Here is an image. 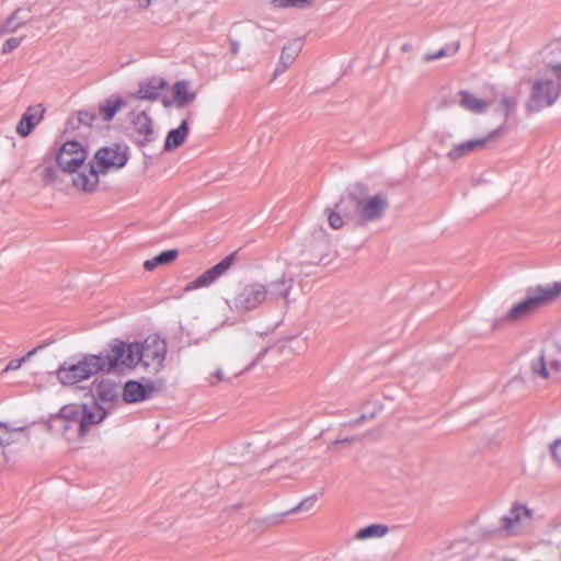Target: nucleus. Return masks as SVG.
Masks as SVG:
<instances>
[{
	"label": "nucleus",
	"instance_id": "nucleus-1",
	"mask_svg": "<svg viewBox=\"0 0 561 561\" xmlns=\"http://www.w3.org/2000/svg\"><path fill=\"white\" fill-rule=\"evenodd\" d=\"M110 348L111 363H114V367L118 371L133 370L137 366H141L149 374H158L164 367L168 353L165 340L158 334H151L142 342L115 341Z\"/></svg>",
	"mask_w": 561,
	"mask_h": 561
},
{
	"label": "nucleus",
	"instance_id": "nucleus-2",
	"mask_svg": "<svg viewBox=\"0 0 561 561\" xmlns=\"http://www.w3.org/2000/svg\"><path fill=\"white\" fill-rule=\"evenodd\" d=\"M104 419L105 413L100 408L67 404L53 416V422L67 440H73L84 436L92 425L100 424Z\"/></svg>",
	"mask_w": 561,
	"mask_h": 561
},
{
	"label": "nucleus",
	"instance_id": "nucleus-3",
	"mask_svg": "<svg viewBox=\"0 0 561 561\" xmlns=\"http://www.w3.org/2000/svg\"><path fill=\"white\" fill-rule=\"evenodd\" d=\"M127 160L126 149L121 146L103 147L96 151L89 165L72 178V183L83 192H92L99 185L100 174H104L111 169L123 168Z\"/></svg>",
	"mask_w": 561,
	"mask_h": 561
},
{
	"label": "nucleus",
	"instance_id": "nucleus-4",
	"mask_svg": "<svg viewBox=\"0 0 561 561\" xmlns=\"http://www.w3.org/2000/svg\"><path fill=\"white\" fill-rule=\"evenodd\" d=\"M111 362L112 353L108 347L98 355H84L78 363H62L55 371V375L60 383L73 386L100 371L115 370L114 363Z\"/></svg>",
	"mask_w": 561,
	"mask_h": 561
},
{
	"label": "nucleus",
	"instance_id": "nucleus-5",
	"mask_svg": "<svg viewBox=\"0 0 561 561\" xmlns=\"http://www.w3.org/2000/svg\"><path fill=\"white\" fill-rule=\"evenodd\" d=\"M560 296L561 282L537 287L525 300L515 304L503 319L511 322L522 321Z\"/></svg>",
	"mask_w": 561,
	"mask_h": 561
},
{
	"label": "nucleus",
	"instance_id": "nucleus-6",
	"mask_svg": "<svg viewBox=\"0 0 561 561\" xmlns=\"http://www.w3.org/2000/svg\"><path fill=\"white\" fill-rule=\"evenodd\" d=\"M561 93V87L552 79L540 77L534 80L527 107L531 112H539L554 104Z\"/></svg>",
	"mask_w": 561,
	"mask_h": 561
},
{
	"label": "nucleus",
	"instance_id": "nucleus-7",
	"mask_svg": "<svg viewBox=\"0 0 561 561\" xmlns=\"http://www.w3.org/2000/svg\"><path fill=\"white\" fill-rule=\"evenodd\" d=\"M263 301H266L265 285L250 283L244 285L227 304L232 310L244 312L256 309Z\"/></svg>",
	"mask_w": 561,
	"mask_h": 561
},
{
	"label": "nucleus",
	"instance_id": "nucleus-8",
	"mask_svg": "<svg viewBox=\"0 0 561 561\" xmlns=\"http://www.w3.org/2000/svg\"><path fill=\"white\" fill-rule=\"evenodd\" d=\"M85 159V149L76 140L66 141L56 156L58 167L68 173H75L83 165Z\"/></svg>",
	"mask_w": 561,
	"mask_h": 561
},
{
	"label": "nucleus",
	"instance_id": "nucleus-9",
	"mask_svg": "<svg viewBox=\"0 0 561 561\" xmlns=\"http://www.w3.org/2000/svg\"><path fill=\"white\" fill-rule=\"evenodd\" d=\"M93 404L90 408H100L105 413V417L110 410L118 402L119 388L115 381L102 379L94 382L92 388Z\"/></svg>",
	"mask_w": 561,
	"mask_h": 561
},
{
	"label": "nucleus",
	"instance_id": "nucleus-10",
	"mask_svg": "<svg viewBox=\"0 0 561 561\" xmlns=\"http://www.w3.org/2000/svg\"><path fill=\"white\" fill-rule=\"evenodd\" d=\"M531 373L542 379H549L561 370V354L557 348L543 350L529 364Z\"/></svg>",
	"mask_w": 561,
	"mask_h": 561
},
{
	"label": "nucleus",
	"instance_id": "nucleus-11",
	"mask_svg": "<svg viewBox=\"0 0 561 561\" xmlns=\"http://www.w3.org/2000/svg\"><path fill=\"white\" fill-rule=\"evenodd\" d=\"M198 91L193 88L190 80L182 79L174 82L171 87V98H162L164 107L185 108L195 102Z\"/></svg>",
	"mask_w": 561,
	"mask_h": 561
},
{
	"label": "nucleus",
	"instance_id": "nucleus-12",
	"mask_svg": "<svg viewBox=\"0 0 561 561\" xmlns=\"http://www.w3.org/2000/svg\"><path fill=\"white\" fill-rule=\"evenodd\" d=\"M533 519V511L526 505L515 503L508 514L502 518V529L507 535H516Z\"/></svg>",
	"mask_w": 561,
	"mask_h": 561
},
{
	"label": "nucleus",
	"instance_id": "nucleus-13",
	"mask_svg": "<svg viewBox=\"0 0 561 561\" xmlns=\"http://www.w3.org/2000/svg\"><path fill=\"white\" fill-rule=\"evenodd\" d=\"M387 207V199L383 196H371L360 199L356 205V218L359 224L380 218Z\"/></svg>",
	"mask_w": 561,
	"mask_h": 561
},
{
	"label": "nucleus",
	"instance_id": "nucleus-14",
	"mask_svg": "<svg viewBox=\"0 0 561 561\" xmlns=\"http://www.w3.org/2000/svg\"><path fill=\"white\" fill-rule=\"evenodd\" d=\"M294 286V277L291 275L284 274L280 278L270 282L265 285L266 301L277 304L283 301L284 306L289 304V294Z\"/></svg>",
	"mask_w": 561,
	"mask_h": 561
},
{
	"label": "nucleus",
	"instance_id": "nucleus-15",
	"mask_svg": "<svg viewBox=\"0 0 561 561\" xmlns=\"http://www.w3.org/2000/svg\"><path fill=\"white\" fill-rule=\"evenodd\" d=\"M234 253H231L221 260L218 264L204 272L187 286V289H196L213 284L219 276H221L226 271L230 268L234 260Z\"/></svg>",
	"mask_w": 561,
	"mask_h": 561
},
{
	"label": "nucleus",
	"instance_id": "nucleus-16",
	"mask_svg": "<svg viewBox=\"0 0 561 561\" xmlns=\"http://www.w3.org/2000/svg\"><path fill=\"white\" fill-rule=\"evenodd\" d=\"M304 47V39L301 37L289 41L280 51L278 64L274 70L273 77L276 78L284 73L299 56Z\"/></svg>",
	"mask_w": 561,
	"mask_h": 561
},
{
	"label": "nucleus",
	"instance_id": "nucleus-17",
	"mask_svg": "<svg viewBox=\"0 0 561 561\" xmlns=\"http://www.w3.org/2000/svg\"><path fill=\"white\" fill-rule=\"evenodd\" d=\"M153 391L154 386L152 382L144 385L136 380H129L123 388L122 397L127 403H136L151 398Z\"/></svg>",
	"mask_w": 561,
	"mask_h": 561
},
{
	"label": "nucleus",
	"instance_id": "nucleus-18",
	"mask_svg": "<svg viewBox=\"0 0 561 561\" xmlns=\"http://www.w3.org/2000/svg\"><path fill=\"white\" fill-rule=\"evenodd\" d=\"M133 127L140 145L149 144L156 137L152 127V121L150 116L145 112H141L134 117Z\"/></svg>",
	"mask_w": 561,
	"mask_h": 561
},
{
	"label": "nucleus",
	"instance_id": "nucleus-19",
	"mask_svg": "<svg viewBox=\"0 0 561 561\" xmlns=\"http://www.w3.org/2000/svg\"><path fill=\"white\" fill-rule=\"evenodd\" d=\"M168 83L163 78L154 77L139 84L137 95L139 99L156 101L160 99Z\"/></svg>",
	"mask_w": 561,
	"mask_h": 561
},
{
	"label": "nucleus",
	"instance_id": "nucleus-20",
	"mask_svg": "<svg viewBox=\"0 0 561 561\" xmlns=\"http://www.w3.org/2000/svg\"><path fill=\"white\" fill-rule=\"evenodd\" d=\"M494 137V134L484 137L479 138L474 140L465 141L462 144H459L455 146L449 152L448 157L451 160L460 159L465 156L470 154L471 152L482 150L486 147L488 142Z\"/></svg>",
	"mask_w": 561,
	"mask_h": 561
},
{
	"label": "nucleus",
	"instance_id": "nucleus-21",
	"mask_svg": "<svg viewBox=\"0 0 561 561\" xmlns=\"http://www.w3.org/2000/svg\"><path fill=\"white\" fill-rule=\"evenodd\" d=\"M459 95V105L473 113V114H482L489 107V102L478 96L476 93L463 90L458 92Z\"/></svg>",
	"mask_w": 561,
	"mask_h": 561
},
{
	"label": "nucleus",
	"instance_id": "nucleus-22",
	"mask_svg": "<svg viewBox=\"0 0 561 561\" xmlns=\"http://www.w3.org/2000/svg\"><path fill=\"white\" fill-rule=\"evenodd\" d=\"M188 135V124L183 119L178 128L171 129L165 138L164 150L171 151L179 148Z\"/></svg>",
	"mask_w": 561,
	"mask_h": 561
},
{
	"label": "nucleus",
	"instance_id": "nucleus-23",
	"mask_svg": "<svg viewBox=\"0 0 561 561\" xmlns=\"http://www.w3.org/2000/svg\"><path fill=\"white\" fill-rule=\"evenodd\" d=\"M125 106V101L116 95L106 99L104 102L99 105V114L104 122H110L113 119L115 114Z\"/></svg>",
	"mask_w": 561,
	"mask_h": 561
},
{
	"label": "nucleus",
	"instance_id": "nucleus-24",
	"mask_svg": "<svg viewBox=\"0 0 561 561\" xmlns=\"http://www.w3.org/2000/svg\"><path fill=\"white\" fill-rule=\"evenodd\" d=\"M43 112L44 111L37 115L32 113V107H28L27 111L22 115V118L16 126V133L21 137L28 136L33 128L41 122Z\"/></svg>",
	"mask_w": 561,
	"mask_h": 561
},
{
	"label": "nucleus",
	"instance_id": "nucleus-25",
	"mask_svg": "<svg viewBox=\"0 0 561 561\" xmlns=\"http://www.w3.org/2000/svg\"><path fill=\"white\" fill-rule=\"evenodd\" d=\"M178 250H167L156 255L150 260H146L144 263V268L146 271H153L158 265L170 264L178 257Z\"/></svg>",
	"mask_w": 561,
	"mask_h": 561
},
{
	"label": "nucleus",
	"instance_id": "nucleus-26",
	"mask_svg": "<svg viewBox=\"0 0 561 561\" xmlns=\"http://www.w3.org/2000/svg\"><path fill=\"white\" fill-rule=\"evenodd\" d=\"M389 533V528L386 525L374 524L359 529L356 533L357 540H368L382 538Z\"/></svg>",
	"mask_w": 561,
	"mask_h": 561
},
{
	"label": "nucleus",
	"instance_id": "nucleus-27",
	"mask_svg": "<svg viewBox=\"0 0 561 561\" xmlns=\"http://www.w3.org/2000/svg\"><path fill=\"white\" fill-rule=\"evenodd\" d=\"M98 115L93 110H80L69 118L68 123L72 128H79L81 125L90 127Z\"/></svg>",
	"mask_w": 561,
	"mask_h": 561
},
{
	"label": "nucleus",
	"instance_id": "nucleus-28",
	"mask_svg": "<svg viewBox=\"0 0 561 561\" xmlns=\"http://www.w3.org/2000/svg\"><path fill=\"white\" fill-rule=\"evenodd\" d=\"M345 201L341 199L334 207V209L329 210L328 220L329 225L333 229H339L344 225V218H348V215L345 213Z\"/></svg>",
	"mask_w": 561,
	"mask_h": 561
},
{
	"label": "nucleus",
	"instance_id": "nucleus-29",
	"mask_svg": "<svg viewBox=\"0 0 561 561\" xmlns=\"http://www.w3.org/2000/svg\"><path fill=\"white\" fill-rule=\"evenodd\" d=\"M314 0H271V5L275 9L299 8L304 9L309 7Z\"/></svg>",
	"mask_w": 561,
	"mask_h": 561
},
{
	"label": "nucleus",
	"instance_id": "nucleus-30",
	"mask_svg": "<svg viewBox=\"0 0 561 561\" xmlns=\"http://www.w3.org/2000/svg\"><path fill=\"white\" fill-rule=\"evenodd\" d=\"M21 10H15L3 23L2 32L12 33L16 31L25 21L20 18Z\"/></svg>",
	"mask_w": 561,
	"mask_h": 561
},
{
	"label": "nucleus",
	"instance_id": "nucleus-31",
	"mask_svg": "<svg viewBox=\"0 0 561 561\" xmlns=\"http://www.w3.org/2000/svg\"><path fill=\"white\" fill-rule=\"evenodd\" d=\"M317 502V495H311L306 499H304L297 506H295L291 511L287 512L295 513V512H309Z\"/></svg>",
	"mask_w": 561,
	"mask_h": 561
},
{
	"label": "nucleus",
	"instance_id": "nucleus-32",
	"mask_svg": "<svg viewBox=\"0 0 561 561\" xmlns=\"http://www.w3.org/2000/svg\"><path fill=\"white\" fill-rule=\"evenodd\" d=\"M36 351H37V348H33L25 356H23L21 358L11 359L8 363V365L4 367L3 371L7 373V371L19 369L26 359H28L32 355H34L36 353Z\"/></svg>",
	"mask_w": 561,
	"mask_h": 561
},
{
	"label": "nucleus",
	"instance_id": "nucleus-33",
	"mask_svg": "<svg viewBox=\"0 0 561 561\" xmlns=\"http://www.w3.org/2000/svg\"><path fill=\"white\" fill-rule=\"evenodd\" d=\"M514 108V101L508 98L501 99L497 111L507 119Z\"/></svg>",
	"mask_w": 561,
	"mask_h": 561
},
{
	"label": "nucleus",
	"instance_id": "nucleus-34",
	"mask_svg": "<svg viewBox=\"0 0 561 561\" xmlns=\"http://www.w3.org/2000/svg\"><path fill=\"white\" fill-rule=\"evenodd\" d=\"M22 39H23V37H21V38L11 37V38L7 39L3 43L2 53L8 54V53L14 50L15 48H18L20 46V44L22 43Z\"/></svg>",
	"mask_w": 561,
	"mask_h": 561
},
{
	"label": "nucleus",
	"instance_id": "nucleus-35",
	"mask_svg": "<svg viewBox=\"0 0 561 561\" xmlns=\"http://www.w3.org/2000/svg\"><path fill=\"white\" fill-rule=\"evenodd\" d=\"M10 436L11 433L7 425L0 423V446L9 445L10 444Z\"/></svg>",
	"mask_w": 561,
	"mask_h": 561
},
{
	"label": "nucleus",
	"instance_id": "nucleus-36",
	"mask_svg": "<svg viewBox=\"0 0 561 561\" xmlns=\"http://www.w3.org/2000/svg\"><path fill=\"white\" fill-rule=\"evenodd\" d=\"M554 460L561 465V438L557 439L550 447Z\"/></svg>",
	"mask_w": 561,
	"mask_h": 561
},
{
	"label": "nucleus",
	"instance_id": "nucleus-37",
	"mask_svg": "<svg viewBox=\"0 0 561 561\" xmlns=\"http://www.w3.org/2000/svg\"><path fill=\"white\" fill-rule=\"evenodd\" d=\"M445 55H446V54H445V51H444L443 49H440V50H438V51H437V53H435V54H426V55H425V57H424V59H425L426 61H433V60H435V59H438V58L444 57Z\"/></svg>",
	"mask_w": 561,
	"mask_h": 561
},
{
	"label": "nucleus",
	"instance_id": "nucleus-38",
	"mask_svg": "<svg viewBox=\"0 0 561 561\" xmlns=\"http://www.w3.org/2000/svg\"><path fill=\"white\" fill-rule=\"evenodd\" d=\"M240 49V43L236 39H230V51L233 56L238 55Z\"/></svg>",
	"mask_w": 561,
	"mask_h": 561
},
{
	"label": "nucleus",
	"instance_id": "nucleus-39",
	"mask_svg": "<svg viewBox=\"0 0 561 561\" xmlns=\"http://www.w3.org/2000/svg\"><path fill=\"white\" fill-rule=\"evenodd\" d=\"M291 467H293V469L290 470V472H288L287 474H284V478H289V477H291L294 473H297V472L301 469V467H300V466H298V465H296V463H293V465H291ZM276 478H277V479H280V478H283V476H278V477H276Z\"/></svg>",
	"mask_w": 561,
	"mask_h": 561
},
{
	"label": "nucleus",
	"instance_id": "nucleus-40",
	"mask_svg": "<svg viewBox=\"0 0 561 561\" xmlns=\"http://www.w3.org/2000/svg\"><path fill=\"white\" fill-rule=\"evenodd\" d=\"M553 73L556 77H558L561 80V62L556 64L551 67Z\"/></svg>",
	"mask_w": 561,
	"mask_h": 561
},
{
	"label": "nucleus",
	"instance_id": "nucleus-41",
	"mask_svg": "<svg viewBox=\"0 0 561 561\" xmlns=\"http://www.w3.org/2000/svg\"><path fill=\"white\" fill-rule=\"evenodd\" d=\"M268 352V347H264L256 356L255 360L253 363H251L250 366H253L255 363H257L259 360H261L265 354Z\"/></svg>",
	"mask_w": 561,
	"mask_h": 561
},
{
	"label": "nucleus",
	"instance_id": "nucleus-42",
	"mask_svg": "<svg viewBox=\"0 0 561 561\" xmlns=\"http://www.w3.org/2000/svg\"><path fill=\"white\" fill-rule=\"evenodd\" d=\"M285 463H287V460H278L268 470H277L280 468L283 469Z\"/></svg>",
	"mask_w": 561,
	"mask_h": 561
},
{
	"label": "nucleus",
	"instance_id": "nucleus-43",
	"mask_svg": "<svg viewBox=\"0 0 561 561\" xmlns=\"http://www.w3.org/2000/svg\"><path fill=\"white\" fill-rule=\"evenodd\" d=\"M140 8L147 9L150 7L154 0H137Z\"/></svg>",
	"mask_w": 561,
	"mask_h": 561
},
{
	"label": "nucleus",
	"instance_id": "nucleus-44",
	"mask_svg": "<svg viewBox=\"0 0 561 561\" xmlns=\"http://www.w3.org/2000/svg\"><path fill=\"white\" fill-rule=\"evenodd\" d=\"M215 378L217 379V381H224V373L221 369H217L214 374Z\"/></svg>",
	"mask_w": 561,
	"mask_h": 561
},
{
	"label": "nucleus",
	"instance_id": "nucleus-45",
	"mask_svg": "<svg viewBox=\"0 0 561 561\" xmlns=\"http://www.w3.org/2000/svg\"><path fill=\"white\" fill-rule=\"evenodd\" d=\"M347 440H348L347 438L339 439V440H335V444H339V443H345V442H347Z\"/></svg>",
	"mask_w": 561,
	"mask_h": 561
}]
</instances>
